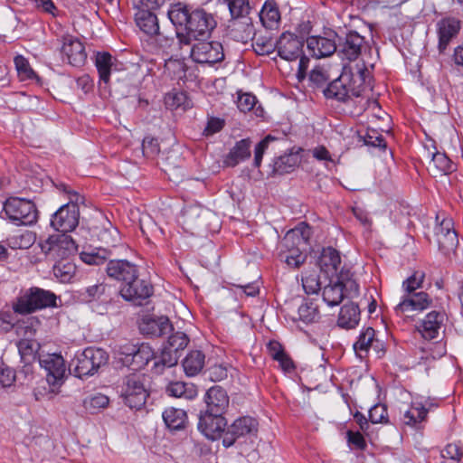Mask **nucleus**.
<instances>
[{"label": "nucleus", "instance_id": "1", "mask_svg": "<svg viewBox=\"0 0 463 463\" xmlns=\"http://www.w3.org/2000/svg\"><path fill=\"white\" fill-rule=\"evenodd\" d=\"M167 16L176 27L186 32L188 38H205L216 26L213 15L202 8H194L184 2L170 4Z\"/></svg>", "mask_w": 463, "mask_h": 463}, {"label": "nucleus", "instance_id": "2", "mask_svg": "<svg viewBox=\"0 0 463 463\" xmlns=\"http://www.w3.org/2000/svg\"><path fill=\"white\" fill-rule=\"evenodd\" d=\"M370 80V71L364 62L345 65L341 75L330 82L324 90V94L328 99L345 102L353 98L361 97Z\"/></svg>", "mask_w": 463, "mask_h": 463}, {"label": "nucleus", "instance_id": "3", "mask_svg": "<svg viewBox=\"0 0 463 463\" xmlns=\"http://www.w3.org/2000/svg\"><path fill=\"white\" fill-rule=\"evenodd\" d=\"M311 233L310 226L305 222L288 231L279 243V260L293 269H298L304 264L307 260L304 250Z\"/></svg>", "mask_w": 463, "mask_h": 463}, {"label": "nucleus", "instance_id": "4", "mask_svg": "<svg viewBox=\"0 0 463 463\" xmlns=\"http://www.w3.org/2000/svg\"><path fill=\"white\" fill-rule=\"evenodd\" d=\"M57 296L50 291L38 287H32L21 290L19 296L13 302L12 307L14 313L28 315L37 310L57 307Z\"/></svg>", "mask_w": 463, "mask_h": 463}, {"label": "nucleus", "instance_id": "5", "mask_svg": "<svg viewBox=\"0 0 463 463\" xmlns=\"http://www.w3.org/2000/svg\"><path fill=\"white\" fill-rule=\"evenodd\" d=\"M304 43L303 37H298V35L289 32L283 33L276 41V50L281 59L289 61L299 59L297 72L299 80L306 77L309 63V59L303 55Z\"/></svg>", "mask_w": 463, "mask_h": 463}, {"label": "nucleus", "instance_id": "6", "mask_svg": "<svg viewBox=\"0 0 463 463\" xmlns=\"http://www.w3.org/2000/svg\"><path fill=\"white\" fill-rule=\"evenodd\" d=\"M109 360L107 352L101 348L88 347L77 354L71 363L73 374L76 377L93 375Z\"/></svg>", "mask_w": 463, "mask_h": 463}, {"label": "nucleus", "instance_id": "7", "mask_svg": "<svg viewBox=\"0 0 463 463\" xmlns=\"http://www.w3.org/2000/svg\"><path fill=\"white\" fill-rule=\"evenodd\" d=\"M147 382L145 374L137 373L124 378L120 392L126 405L139 410L146 403L148 397Z\"/></svg>", "mask_w": 463, "mask_h": 463}, {"label": "nucleus", "instance_id": "8", "mask_svg": "<svg viewBox=\"0 0 463 463\" xmlns=\"http://www.w3.org/2000/svg\"><path fill=\"white\" fill-rule=\"evenodd\" d=\"M8 219L17 225H32L36 222L38 211L31 200L11 197L4 203Z\"/></svg>", "mask_w": 463, "mask_h": 463}, {"label": "nucleus", "instance_id": "9", "mask_svg": "<svg viewBox=\"0 0 463 463\" xmlns=\"http://www.w3.org/2000/svg\"><path fill=\"white\" fill-rule=\"evenodd\" d=\"M82 198L74 194L70 202L61 206L52 216L51 225L56 231L64 234L73 231L79 224L80 209L79 203Z\"/></svg>", "mask_w": 463, "mask_h": 463}, {"label": "nucleus", "instance_id": "10", "mask_svg": "<svg viewBox=\"0 0 463 463\" xmlns=\"http://www.w3.org/2000/svg\"><path fill=\"white\" fill-rule=\"evenodd\" d=\"M38 361L45 371L46 381L52 387V392H57L66 378L67 368L63 357L58 354H39Z\"/></svg>", "mask_w": 463, "mask_h": 463}, {"label": "nucleus", "instance_id": "11", "mask_svg": "<svg viewBox=\"0 0 463 463\" xmlns=\"http://www.w3.org/2000/svg\"><path fill=\"white\" fill-rule=\"evenodd\" d=\"M118 355L122 364L134 371L143 369L155 358L154 351L147 344L122 345L119 347Z\"/></svg>", "mask_w": 463, "mask_h": 463}, {"label": "nucleus", "instance_id": "12", "mask_svg": "<svg viewBox=\"0 0 463 463\" xmlns=\"http://www.w3.org/2000/svg\"><path fill=\"white\" fill-rule=\"evenodd\" d=\"M42 250L54 260H65L77 250V245L68 234L50 236L41 244Z\"/></svg>", "mask_w": 463, "mask_h": 463}, {"label": "nucleus", "instance_id": "13", "mask_svg": "<svg viewBox=\"0 0 463 463\" xmlns=\"http://www.w3.org/2000/svg\"><path fill=\"white\" fill-rule=\"evenodd\" d=\"M432 306V298L424 291L403 294L394 307L397 315L411 316L413 312H422Z\"/></svg>", "mask_w": 463, "mask_h": 463}, {"label": "nucleus", "instance_id": "14", "mask_svg": "<svg viewBox=\"0 0 463 463\" xmlns=\"http://www.w3.org/2000/svg\"><path fill=\"white\" fill-rule=\"evenodd\" d=\"M258 431V421L251 417H241L231 424L224 432L222 444L229 448L232 446L237 439L245 436L255 435Z\"/></svg>", "mask_w": 463, "mask_h": 463}, {"label": "nucleus", "instance_id": "15", "mask_svg": "<svg viewBox=\"0 0 463 463\" xmlns=\"http://www.w3.org/2000/svg\"><path fill=\"white\" fill-rule=\"evenodd\" d=\"M191 57L197 63H216L224 59L223 47L219 42H199L193 45Z\"/></svg>", "mask_w": 463, "mask_h": 463}, {"label": "nucleus", "instance_id": "16", "mask_svg": "<svg viewBox=\"0 0 463 463\" xmlns=\"http://www.w3.org/2000/svg\"><path fill=\"white\" fill-rule=\"evenodd\" d=\"M436 241L439 250L444 255H449L458 244V234L454 230V223L450 218H443L435 229Z\"/></svg>", "mask_w": 463, "mask_h": 463}, {"label": "nucleus", "instance_id": "17", "mask_svg": "<svg viewBox=\"0 0 463 463\" xmlns=\"http://www.w3.org/2000/svg\"><path fill=\"white\" fill-rule=\"evenodd\" d=\"M227 421L222 413L205 411L200 415L198 429L209 439L223 437Z\"/></svg>", "mask_w": 463, "mask_h": 463}, {"label": "nucleus", "instance_id": "18", "mask_svg": "<svg viewBox=\"0 0 463 463\" xmlns=\"http://www.w3.org/2000/svg\"><path fill=\"white\" fill-rule=\"evenodd\" d=\"M460 28L461 21L453 16H446L437 22L438 49L440 53H443L458 36Z\"/></svg>", "mask_w": 463, "mask_h": 463}, {"label": "nucleus", "instance_id": "19", "mask_svg": "<svg viewBox=\"0 0 463 463\" xmlns=\"http://www.w3.org/2000/svg\"><path fill=\"white\" fill-rule=\"evenodd\" d=\"M341 258L339 252L332 247L323 249L318 259V266L320 270L328 277H335L338 279H348L349 271H339Z\"/></svg>", "mask_w": 463, "mask_h": 463}, {"label": "nucleus", "instance_id": "20", "mask_svg": "<svg viewBox=\"0 0 463 463\" xmlns=\"http://www.w3.org/2000/svg\"><path fill=\"white\" fill-rule=\"evenodd\" d=\"M120 294L126 300L141 305L143 300L153 294V287L149 282L139 279L137 276L136 279H130L129 282L122 284Z\"/></svg>", "mask_w": 463, "mask_h": 463}, {"label": "nucleus", "instance_id": "21", "mask_svg": "<svg viewBox=\"0 0 463 463\" xmlns=\"http://www.w3.org/2000/svg\"><path fill=\"white\" fill-rule=\"evenodd\" d=\"M446 318L447 316L443 310H432L419 322L417 329L424 339H435L439 336Z\"/></svg>", "mask_w": 463, "mask_h": 463}, {"label": "nucleus", "instance_id": "22", "mask_svg": "<svg viewBox=\"0 0 463 463\" xmlns=\"http://www.w3.org/2000/svg\"><path fill=\"white\" fill-rule=\"evenodd\" d=\"M211 216L209 210L200 205H189L183 210L179 222L186 231L193 232L194 230L204 226Z\"/></svg>", "mask_w": 463, "mask_h": 463}, {"label": "nucleus", "instance_id": "23", "mask_svg": "<svg viewBox=\"0 0 463 463\" xmlns=\"http://www.w3.org/2000/svg\"><path fill=\"white\" fill-rule=\"evenodd\" d=\"M336 33L328 32L326 36H310L307 39V49L317 58L327 57L336 51Z\"/></svg>", "mask_w": 463, "mask_h": 463}, {"label": "nucleus", "instance_id": "24", "mask_svg": "<svg viewBox=\"0 0 463 463\" xmlns=\"http://www.w3.org/2000/svg\"><path fill=\"white\" fill-rule=\"evenodd\" d=\"M107 275L123 284L138 276L137 267L127 260H110L106 268Z\"/></svg>", "mask_w": 463, "mask_h": 463}, {"label": "nucleus", "instance_id": "25", "mask_svg": "<svg viewBox=\"0 0 463 463\" xmlns=\"http://www.w3.org/2000/svg\"><path fill=\"white\" fill-rule=\"evenodd\" d=\"M61 52L72 66H82L87 59V53L83 43L71 35L62 37Z\"/></svg>", "mask_w": 463, "mask_h": 463}, {"label": "nucleus", "instance_id": "26", "mask_svg": "<svg viewBox=\"0 0 463 463\" xmlns=\"http://www.w3.org/2000/svg\"><path fill=\"white\" fill-rule=\"evenodd\" d=\"M229 396L219 385L211 387L205 394L206 411L223 414L229 406Z\"/></svg>", "mask_w": 463, "mask_h": 463}, {"label": "nucleus", "instance_id": "27", "mask_svg": "<svg viewBox=\"0 0 463 463\" xmlns=\"http://www.w3.org/2000/svg\"><path fill=\"white\" fill-rule=\"evenodd\" d=\"M172 330L173 326L166 317H147L140 324V331L151 336H162Z\"/></svg>", "mask_w": 463, "mask_h": 463}, {"label": "nucleus", "instance_id": "28", "mask_svg": "<svg viewBox=\"0 0 463 463\" xmlns=\"http://www.w3.org/2000/svg\"><path fill=\"white\" fill-rule=\"evenodd\" d=\"M364 39L356 32H350L346 34L345 41L340 44L339 52L344 59L350 61H355L361 54Z\"/></svg>", "mask_w": 463, "mask_h": 463}, {"label": "nucleus", "instance_id": "29", "mask_svg": "<svg viewBox=\"0 0 463 463\" xmlns=\"http://www.w3.org/2000/svg\"><path fill=\"white\" fill-rule=\"evenodd\" d=\"M135 21L138 28L149 36L159 33L158 19L154 12L137 10L135 14Z\"/></svg>", "mask_w": 463, "mask_h": 463}, {"label": "nucleus", "instance_id": "30", "mask_svg": "<svg viewBox=\"0 0 463 463\" xmlns=\"http://www.w3.org/2000/svg\"><path fill=\"white\" fill-rule=\"evenodd\" d=\"M250 145L251 141L250 138L238 141L229 152L225 164L229 166H235L240 162L248 159L250 156Z\"/></svg>", "mask_w": 463, "mask_h": 463}, {"label": "nucleus", "instance_id": "31", "mask_svg": "<svg viewBox=\"0 0 463 463\" xmlns=\"http://www.w3.org/2000/svg\"><path fill=\"white\" fill-rule=\"evenodd\" d=\"M359 319L360 311L358 306L354 303H348L341 307L337 324L343 328H353L358 324Z\"/></svg>", "mask_w": 463, "mask_h": 463}, {"label": "nucleus", "instance_id": "32", "mask_svg": "<svg viewBox=\"0 0 463 463\" xmlns=\"http://www.w3.org/2000/svg\"><path fill=\"white\" fill-rule=\"evenodd\" d=\"M429 171L435 176L448 175L454 169L452 161L446 154L436 152L432 155L429 165Z\"/></svg>", "mask_w": 463, "mask_h": 463}, {"label": "nucleus", "instance_id": "33", "mask_svg": "<svg viewBox=\"0 0 463 463\" xmlns=\"http://www.w3.org/2000/svg\"><path fill=\"white\" fill-rule=\"evenodd\" d=\"M163 420L167 428L173 430H179L185 427L187 415L182 409L170 407L163 412Z\"/></svg>", "mask_w": 463, "mask_h": 463}, {"label": "nucleus", "instance_id": "34", "mask_svg": "<svg viewBox=\"0 0 463 463\" xmlns=\"http://www.w3.org/2000/svg\"><path fill=\"white\" fill-rule=\"evenodd\" d=\"M320 318L317 305L312 300H305L298 308V317L294 321H300L306 325L317 323Z\"/></svg>", "mask_w": 463, "mask_h": 463}, {"label": "nucleus", "instance_id": "35", "mask_svg": "<svg viewBox=\"0 0 463 463\" xmlns=\"http://www.w3.org/2000/svg\"><path fill=\"white\" fill-rule=\"evenodd\" d=\"M428 411L425 407L419 402H413L411 407L406 410L401 417V421L403 425L409 427H416L425 420Z\"/></svg>", "mask_w": 463, "mask_h": 463}, {"label": "nucleus", "instance_id": "36", "mask_svg": "<svg viewBox=\"0 0 463 463\" xmlns=\"http://www.w3.org/2000/svg\"><path fill=\"white\" fill-rule=\"evenodd\" d=\"M344 279H338L337 281L326 286L323 289V299L330 307L339 305L344 299Z\"/></svg>", "mask_w": 463, "mask_h": 463}, {"label": "nucleus", "instance_id": "37", "mask_svg": "<svg viewBox=\"0 0 463 463\" xmlns=\"http://www.w3.org/2000/svg\"><path fill=\"white\" fill-rule=\"evenodd\" d=\"M204 354L198 350L190 352L183 361L184 373L188 376H194L203 368Z\"/></svg>", "mask_w": 463, "mask_h": 463}, {"label": "nucleus", "instance_id": "38", "mask_svg": "<svg viewBox=\"0 0 463 463\" xmlns=\"http://www.w3.org/2000/svg\"><path fill=\"white\" fill-rule=\"evenodd\" d=\"M230 27L231 35L238 42L247 43L255 35L253 26L248 20L244 22L235 20Z\"/></svg>", "mask_w": 463, "mask_h": 463}, {"label": "nucleus", "instance_id": "39", "mask_svg": "<svg viewBox=\"0 0 463 463\" xmlns=\"http://www.w3.org/2000/svg\"><path fill=\"white\" fill-rule=\"evenodd\" d=\"M166 392L170 396L186 400H192L197 396L195 386L183 382L170 383L166 387Z\"/></svg>", "mask_w": 463, "mask_h": 463}, {"label": "nucleus", "instance_id": "40", "mask_svg": "<svg viewBox=\"0 0 463 463\" xmlns=\"http://www.w3.org/2000/svg\"><path fill=\"white\" fill-rule=\"evenodd\" d=\"M113 256L111 249L99 247L90 251H82L80 260L89 265H99Z\"/></svg>", "mask_w": 463, "mask_h": 463}, {"label": "nucleus", "instance_id": "41", "mask_svg": "<svg viewBox=\"0 0 463 463\" xmlns=\"http://www.w3.org/2000/svg\"><path fill=\"white\" fill-rule=\"evenodd\" d=\"M112 59L109 52H99L96 55L95 64L99 75V80L105 84L109 80L110 71L113 65Z\"/></svg>", "mask_w": 463, "mask_h": 463}, {"label": "nucleus", "instance_id": "42", "mask_svg": "<svg viewBox=\"0 0 463 463\" xmlns=\"http://www.w3.org/2000/svg\"><path fill=\"white\" fill-rule=\"evenodd\" d=\"M278 7L272 2L267 1L260 12V19L266 28H272L279 21Z\"/></svg>", "mask_w": 463, "mask_h": 463}, {"label": "nucleus", "instance_id": "43", "mask_svg": "<svg viewBox=\"0 0 463 463\" xmlns=\"http://www.w3.org/2000/svg\"><path fill=\"white\" fill-rule=\"evenodd\" d=\"M52 270L54 276L61 282H69L75 274L76 267L69 260H57Z\"/></svg>", "mask_w": 463, "mask_h": 463}, {"label": "nucleus", "instance_id": "44", "mask_svg": "<svg viewBox=\"0 0 463 463\" xmlns=\"http://www.w3.org/2000/svg\"><path fill=\"white\" fill-rule=\"evenodd\" d=\"M39 348V343L33 339H22L18 343L19 353L25 363H30L36 358Z\"/></svg>", "mask_w": 463, "mask_h": 463}, {"label": "nucleus", "instance_id": "45", "mask_svg": "<svg viewBox=\"0 0 463 463\" xmlns=\"http://www.w3.org/2000/svg\"><path fill=\"white\" fill-rule=\"evenodd\" d=\"M179 355L177 353L164 347L158 361L155 362L154 370L156 373H161L165 367H172L178 362Z\"/></svg>", "mask_w": 463, "mask_h": 463}, {"label": "nucleus", "instance_id": "46", "mask_svg": "<svg viewBox=\"0 0 463 463\" xmlns=\"http://www.w3.org/2000/svg\"><path fill=\"white\" fill-rule=\"evenodd\" d=\"M374 335L375 331L373 327H367L361 332L358 340L354 344V349L359 356L369 350L374 339Z\"/></svg>", "mask_w": 463, "mask_h": 463}, {"label": "nucleus", "instance_id": "47", "mask_svg": "<svg viewBox=\"0 0 463 463\" xmlns=\"http://www.w3.org/2000/svg\"><path fill=\"white\" fill-rule=\"evenodd\" d=\"M425 279V272L422 270L414 271L411 276L407 278L402 282V289L403 294H410L412 292H417V289H420L423 287V282Z\"/></svg>", "mask_w": 463, "mask_h": 463}, {"label": "nucleus", "instance_id": "48", "mask_svg": "<svg viewBox=\"0 0 463 463\" xmlns=\"http://www.w3.org/2000/svg\"><path fill=\"white\" fill-rule=\"evenodd\" d=\"M99 241L106 245L105 248L115 249L120 241V234L117 228L109 226L99 233Z\"/></svg>", "mask_w": 463, "mask_h": 463}, {"label": "nucleus", "instance_id": "49", "mask_svg": "<svg viewBox=\"0 0 463 463\" xmlns=\"http://www.w3.org/2000/svg\"><path fill=\"white\" fill-rule=\"evenodd\" d=\"M252 47L255 52L259 55H267L271 53L276 49V43L270 37L258 36L252 39Z\"/></svg>", "mask_w": 463, "mask_h": 463}, {"label": "nucleus", "instance_id": "50", "mask_svg": "<svg viewBox=\"0 0 463 463\" xmlns=\"http://www.w3.org/2000/svg\"><path fill=\"white\" fill-rule=\"evenodd\" d=\"M330 78V71L325 64L315 66L309 73V80L317 87L323 86Z\"/></svg>", "mask_w": 463, "mask_h": 463}, {"label": "nucleus", "instance_id": "51", "mask_svg": "<svg viewBox=\"0 0 463 463\" xmlns=\"http://www.w3.org/2000/svg\"><path fill=\"white\" fill-rule=\"evenodd\" d=\"M35 240V236L31 232H25L20 235H13L8 239V244L13 249H27Z\"/></svg>", "mask_w": 463, "mask_h": 463}, {"label": "nucleus", "instance_id": "52", "mask_svg": "<svg viewBox=\"0 0 463 463\" xmlns=\"http://www.w3.org/2000/svg\"><path fill=\"white\" fill-rule=\"evenodd\" d=\"M109 289L104 283L90 286L85 290L86 298L89 301H92L101 299L104 297L102 300L107 301L109 298Z\"/></svg>", "mask_w": 463, "mask_h": 463}, {"label": "nucleus", "instance_id": "53", "mask_svg": "<svg viewBox=\"0 0 463 463\" xmlns=\"http://www.w3.org/2000/svg\"><path fill=\"white\" fill-rule=\"evenodd\" d=\"M227 3L233 19L243 18L250 12V7L249 0H229Z\"/></svg>", "mask_w": 463, "mask_h": 463}, {"label": "nucleus", "instance_id": "54", "mask_svg": "<svg viewBox=\"0 0 463 463\" xmlns=\"http://www.w3.org/2000/svg\"><path fill=\"white\" fill-rule=\"evenodd\" d=\"M297 165V158L291 155L279 156L274 163V171L279 175L290 173Z\"/></svg>", "mask_w": 463, "mask_h": 463}, {"label": "nucleus", "instance_id": "55", "mask_svg": "<svg viewBox=\"0 0 463 463\" xmlns=\"http://www.w3.org/2000/svg\"><path fill=\"white\" fill-rule=\"evenodd\" d=\"M187 97L183 91L169 92L165 96V104L170 109L186 107Z\"/></svg>", "mask_w": 463, "mask_h": 463}, {"label": "nucleus", "instance_id": "56", "mask_svg": "<svg viewBox=\"0 0 463 463\" xmlns=\"http://www.w3.org/2000/svg\"><path fill=\"white\" fill-rule=\"evenodd\" d=\"M188 343L189 338L184 333L175 332L168 337L165 347L178 354V351L184 349Z\"/></svg>", "mask_w": 463, "mask_h": 463}, {"label": "nucleus", "instance_id": "57", "mask_svg": "<svg viewBox=\"0 0 463 463\" xmlns=\"http://www.w3.org/2000/svg\"><path fill=\"white\" fill-rule=\"evenodd\" d=\"M14 64L22 80H30L35 77L34 71L24 57L21 55L16 56L14 58Z\"/></svg>", "mask_w": 463, "mask_h": 463}, {"label": "nucleus", "instance_id": "58", "mask_svg": "<svg viewBox=\"0 0 463 463\" xmlns=\"http://www.w3.org/2000/svg\"><path fill=\"white\" fill-rule=\"evenodd\" d=\"M369 420L373 424L387 423L388 413L385 405L379 403L373 406L369 411Z\"/></svg>", "mask_w": 463, "mask_h": 463}, {"label": "nucleus", "instance_id": "59", "mask_svg": "<svg viewBox=\"0 0 463 463\" xmlns=\"http://www.w3.org/2000/svg\"><path fill=\"white\" fill-rule=\"evenodd\" d=\"M143 155L147 158H153L160 152V146L156 138L146 137L142 143Z\"/></svg>", "mask_w": 463, "mask_h": 463}, {"label": "nucleus", "instance_id": "60", "mask_svg": "<svg viewBox=\"0 0 463 463\" xmlns=\"http://www.w3.org/2000/svg\"><path fill=\"white\" fill-rule=\"evenodd\" d=\"M270 346H276L278 351L272 354V357L280 363L282 368L286 371H289L293 368V363L291 359L284 353L279 343H271Z\"/></svg>", "mask_w": 463, "mask_h": 463}, {"label": "nucleus", "instance_id": "61", "mask_svg": "<svg viewBox=\"0 0 463 463\" xmlns=\"http://www.w3.org/2000/svg\"><path fill=\"white\" fill-rule=\"evenodd\" d=\"M363 138L366 146L383 148L386 146L384 138L376 130H369Z\"/></svg>", "mask_w": 463, "mask_h": 463}, {"label": "nucleus", "instance_id": "62", "mask_svg": "<svg viewBox=\"0 0 463 463\" xmlns=\"http://www.w3.org/2000/svg\"><path fill=\"white\" fill-rule=\"evenodd\" d=\"M15 373L7 366H0V391L14 384Z\"/></svg>", "mask_w": 463, "mask_h": 463}, {"label": "nucleus", "instance_id": "63", "mask_svg": "<svg viewBox=\"0 0 463 463\" xmlns=\"http://www.w3.org/2000/svg\"><path fill=\"white\" fill-rule=\"evenodd\" d=\"M165 66L169 73H173L178 79L185 76V64L181 60H168Z\"/></svg>", "mask_w": 463, "mask_h": 463}, {"label": "nucleus", "instance_id": "64", "mask_svg": "<svg viewBox=\"0 0 463 463\" xmlns=\"http://www.w3.org/2000/svg\"><path fill=\"white\" fill-rule=\"evenodd\" d=\"M256 97L250 93L240 95L237 100V107L242 112H248L253 109L256 104Z\"/></svg>", "mask_w": 463, "mask_h": 463}]
</instances>
